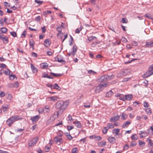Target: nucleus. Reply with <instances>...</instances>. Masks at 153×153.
<instances>
[{"mask_svg":"<svg viewBox=\"0 0 153 153\" xmlns=\"http://www.w3.org/2000/svg\"><path fill=\"white\" fill-rule=\"evenodd\" d=\"M120 131L119 128L114 129L112 130V133L115 134L116 135H118V133Z\"/></svg>","mask_w":153,"mask_h":153,"instance_id":"cd10ccee","label":"nucleus"},{"mask_svg":"<svg viewBox=\"0 0 153 153\" xmlns=\"http://www.w3.org/2000/svg\"><path fill=\"white\" fill-rule=\"evenodd\" d=\"M54 140L56 144H61L62 143V139L61 138H59L56 137L54 138Z\"/></svg>","mask_w":153,"mask_h":153,"instance_id":"1a4fd4ad","label":"nucleus"},{"mask_svg":"<svg viewBox=\"0 0 153 153\" xmlns=\"http://www.w3.org/2000/svg\"><path fill=\"white\" fill-rule=\"evenodd\" d=\"M143 106L145 108H148L149 106V104L146 101H144L143 102Z\"/></svg>","mask_w":153,"mask_h":153,"instance_id":"c9c22d12","label":"nucleus"},{"mask_svg":"<svg viewBox=\"0 0 153 153\" xmlns=\"http://www.w3.org/2000/svg\"><path fill=\"white\" fill-rule=\"evenodd\" d=\"M138 137L137 135L136 134H134L132 135L131 136V139L132 140H136L138 139Z\"/></svg>","mask_w":153,"mask_h":153,"instance_id":"c85d7f7f","label":"nucleus"},{"mask_svg":"<svg viewBox=\"0 0 153 153\" xmlns=\"http://www.w3.org/2000/svg\"><path fill=\"white\" fill-rule=\"evenodd\" d=\"M106 144V143L105 141H101L98 143V146L99 147H103L105 146Z\"/></svg>","mask_w":153,"mask_h":153,"instance_id":"aec40b11","label":"nucleus"},{"mask_svg":"<svg viewBox=\"0 0 153 153\" xmlns=\"http://www.w3.org/2000/svg\"><path fill=\"white\" fill-rule=\"evenodd\" d=\"M51 44V42L49 41L48 39H46L45 40L44 45L45 47H49L50 46Z\"/></svg>","mask_w":153,"mask_h":153,"instance_id":"9d476101","label":"nucleus"},{"mask_svg":"<svg viewBox=\"0 0 153 153\" xmlns=\"http://www.w3.org/2000/svg\"><path fill=\"white\" fill-rule=\"evenodd\" d=\"M50 74L51 75H53L55 77L60 76L62 75V74H55V73H53L52 72L50 73Z\"/></svg>","mask_w":153,"mask_h":153,"instance_id":"2f4dec72","label":"nucleus"},{"mask_svg":"<svg viewBox=\"0 0 153 153\" xmlns=\"http://www.w3.org/2000/svg\"><path fill=\"white\" fill-rule=\"evenodd\" d=\"M35 2L39 4H41L43 2L42 1H40L39 0H35Z\"/></svg>","mask_w":153,"mask_h":153,"instance_id":"603ef678","label":"nucleus"},{"mask_svg":"<svg viewBox=\"0 0 153 153\" xmlns=\"http://www.w3.org/2000/svg\"><path fill=\"white\" fill-rule=\"evenodd\" d=\"M53 89H56L58 90H60L61 89V88L59 86L57 83L54 84L53 86Z\"/></svg>","mask_w":153,"mask_h":153,"instance_id":"5701e85b","label":"nucleus"},{"mask_svg":"<svg viewBox=\"0 0 153 153\" xmlns=\"http://www.w3.org/2000/svg\"><path fill=\"white\" fill-rule=\"evenodd\" d=\"M1 40L3 43L5 44H7L8 43V39L6 36L3 38Z\"/></svg>","mask_w":153,"mask_h":153,"instance_id":"bb28decb","label":"nucleus"},{"mask_svg":"<svg viewBox=\"0 0 153 153\" xmlns=\"http://www.w3.org/2000/svg\"><path fill=\"white\" fill-rule=\"evenodd\" d=\"M128 70H125L120 73V74L121 77L126 76Z\"/></svg>","mask_w":153,"mask_h":153,"instance_id":"412c9836","label":"nucleus"},{"mask_svg":"<svg viewBox=\"0 0 153 153\" xmlns=\"http://www.w3.org/2000/svg\"><path fill=\"white\" fill-rule=\"evenodd\" d=\"M42 68H43L47 67L48 66V65L47 63H42Z\"/></svg>","mask_w":153,"mask_h":153,"instance_id":"052dcab7","label":"nucleus"},{"mask_svg":"<svg viewBox=\"0 0 153 153\" xmlns=\"http://www.w3.org/2000/svg\"><path fill=\"white\" fill-rule=\"evenodd\" d=\"M40 118L39 115H37L31 117L30 120L33 123H36L37 121Z\"/></svg>","mask_w":153,"mask_h":153,"instance_id":"0eeeda50","label":"nucleus"},{"mask_svg":"<svg viewBox=\"0 0 153 153\" xmlns=\"http://www.w3.org/2000/svg\"><path fill=\"white\" fill-rule=\"evenodd\" d=\"M107 127H108L109 128H114V126L112 123H109L108 124L107 126Z\"/></svg>","mask_w":153,"mask_h":153,"instance_id":"09e8293b","label":"nucleus"},{"mask_svg":"<svg viewBox=\"0 0 153 153\" xmlns=\"http://www.w3.org/2000/svg\"><path fill=\"white\" fill-rule=\"evenodd\" d=\"M96 38L94 36H90V37H88V40L89 41H92V40L94 39L95 38Z\"/></svg>","mask_w":153,"mask_h":153,"instance_id":"a18cd8bd","label":"nucleus"},{"mask_svg":"<svg viewBox=\"0 0 153 153\" xmlns=\"http://www.w3.org/2000/svg\"><path fill=\"white\" fill-rule=\"evenodd\" d=\"M38 137H36L33 138L32 140L29 142L28 143L29 146L32 147L34 146L36 143L38 141Z\"/></svg>","mask_w":153,"mask_h":153,"instance_id":"7ed1b4c3","label":"nucleus"},{"mask_svg":"<svg viewBox=\"0 0 153 153\" xmlns=\"http://www.w3.org/2000/svg\"><path fill=\"white\" fill-rule=\"evenodd\" d=\"M111 79V78H109L108 75H104L101 76L99 79L100 83H104V82H107L106 80H108Z\"/></svg>","mask_w":153,"mask_h":153,"instance_id":"20e7f679","label":"nucleus"},{"mask_svg":"<svg viewBox=\"0 0 153 153\" xmlns=\"http://www.w3.org/2000/svg\"><path fill=\"white\" fill-rule=\"evenodd\" d=\"M0 67L2 68H5L6 67V65L5 64L2 63L0 65Z\"/></svg>","mask_w":153,"mask_h":153,"instance_id":"13d9d810","label":"nucleus"},{"mask_svg":"<svg viewBox=\"0 0 153 153\" xmlns=\"http://www.w3.org/2000/svg\"><path fill=\"white\" fill-rule=\"evenodd\" d=\"M74 128L73 126H67V129L68 131H69L71 130L72 129Z\"/></svg>","mask_w":153,"mask_h":153,"instance_id":"e2e57ef3","label":"nucleus"},{"mask_svg":"<svg viewBox=\"0 0 153 153\" xmlns=\"http://www.w3.org/2000/svg\"><path fill=\"white\" fill-rule=\"evenodd\" d=\"M145 111L146 112V114H148L150 115L152 113V112L150 109L149 108H147L145 109Z\"/></svg>","mask_w":153,"mask_h":153,"instance_id":"7c9ffc66","label":"nucleus"},{"mask_svg":"<svg viewBox=\"0 0 153 153\" xmlns=\"http://www.w3.org/2000/svg\"><path fill=\"white\" fill-rule=\"evenodd\" d=\"M73 123L76 126L77 128H80L82 127V125L80 122L78 121H74L73 122Z\"/></svg>","mask_w":153,"mask_h":153,"instance_id":"ddd939ff","label":"nucleus"},{"mask_svg":"<svg viewBox=\"0 0 153 153\" xmlns=\"http://www.w3.org/2000/svg\"><path fill=\"white\" fill-rule=\"evenodd\" d=\"M6 36L2 33H0V39H2L3 38Z\"/></svg>","mask_w":153,"mask_h":153,"instance_id":"338daca9","label":"nucleus"},{"mask_svg":"<svg viewBox=\"0 0 153 153\" xmlns=\"http://www.w3.org/2000/svg\"><path fill=\"white\" fill-rule=\"evenodd\" d=\"M147 141L148 142L149 144L151 146H153V143L152 142L151 140L149 138L147 139Z\"/></svg>","mask_w":153,"mask_h":153,"instance_id":"72a5a7b5","label":"nucleus"},{"mask_svg":"<svg viewBox=\"0 0 153 153\" xmlns=\"http://www.w3.org/2000/svg\"><path fill=\"white\" fill-rule=\"evenodd\" d=\"M109 128L108 127H105L102 129V132L103 133L105 134L107 133Z\"/></svg>","mask_w":153,"mask_h":153,"instance_id":"4c0bfd02","label":"nucleus"},{"mask_svg":"<svg viewBox=\"0 0 153 153\" xmlns=\"http://www.w3.org/2000/svg\"><path fill=\"white\" fill-rule=\"evenodd\" d=\"M55 60L59 62L62 63L64 64L65 62L63 60V57L61 55H59L55 58Z\"/></svg>","mask_w":153,"mask_h":153,"instance_id":"423d86ee","label":"nucleus"},{"mask_svg":"<svg viewBox=\"0 0 153 153\" xmlns=\"http://www.w3.org/2000/svg\"><path fill=\"white\" fill-rule=\"evenodd\" d=\"M102 137L100 136H96L95 138V140L97 141L100 140H102Z\"/></svg>","mask_w":153,"mask_h":153,"instance_id":"de8ad7c7","label":"nucleus"},{"mask_svg":"<svg viewBox=\"0 0 153 153\" xmlns=\"http://www.w3.org/2000/svg\"><path fill=\"white\" fill-rule=\"evenodd\" d=\"M88 73L90 74L95 75L96 74V72L95 71L92 70H89L88 71Z\"/></svg>","mask_w":153,"mask_h":153,"instance_id":"58836bf2","label":"nucleus"},{"mask_svg":"<svg viewBox=\"0 0 153 153\" xmlns=\"http://www.w3.org/2000/svg\"><path fill=\"white\" fill-rule=\"evenodd\" d=\"M55 119L53 115L51 116L49 119L47 120V123L48 124H49L53 122Z\"/></svg>","mask_w":153,"mask_h":153,"instance_id":"dca6fc26","label":"nucleus"},{"mask_svg":"<svg viewBox=\"0 0 153 153\" xmlns=\"http://www.w3.org/2000/svg\"><path fill=\"white\" fill-rule=\"evenodd\" d=\"M9 108V107L7 105L5 106H2L1 107V109L3 111L4 113H6Z\"/></svg>","mask_w":153,"mask_h":153,"instance_id":"a211bd4d","label":"nucleus"},{"mask_svg":"<svg viewBox=\"0 0 153 153\" xmlns=\"http://www.w3.org/2000/svg\"><path fill=\"white\" fill-rule=\"evenodd\" d=\"M120 116H117L114 117H112L110 118V121L112 122H115L119 120L120 118Z\"/></svg>","mask_w":153,"mask_h":153,"instance_id":"6e6552de","label":"nucleus"},{"mask_svg":"<svg viewBox=\"0 0 153 153\" xmlns=\"http://www.w3.org/2000/svg\"><path fill=\"white\" fill-rule=\"evenodd\" d=\"M27 34V31L26 30H25L21 35V37L23 38H25Z\"/></svg>","mask_w":153,"mask_h":153,"instance_id":"c03bdc74","label":"nucleus"},{"mask_svg":"<svg viewBox=\"0 0 153 153\" xmlns=\"http://www.w3.org/2000/svg\"><path fill=\"white\" fill-rule=\"evenodd\" d=\"M139 144L141 147H143L145 146V143L143 142L139 141Z\"/></svg>","mask_w":153,"mask_h":153,"instance_id":"3c124183","label":"nucleus"},{"mask_svg":"<svg viewBox=\"0 0 153 153\" xmlns=\"http://www.w3.org/2000/svg\"><path fill=\"white\" fill-rule=\"evenodd\" d=\"M121 119L122 120H125L127 117V116L126 114L123 113L121 115Z\"/></svg>","mask_w":153,"mask_h":153,"instance_id":"473e14b6","label":"nucleus"},{"mask_svg":"<svg viewBox=\"0 0 153 153\" xmlns=\"http://www.w3.org/2000/svg\"><path fill=\"white\" fill-rule=\"evenodd\" d=\"M77 51V47L76 45H74L72 48V51L71 52L74 55Z\"/></svg>","mask_w":153,"mask_h":153,"instance_id":"6ab92c4d","label":"nucleus"},{"mask_svg":"<svg viewBox=\"0 0 153 153\" xmlns=\"http://www.w3.org/2000/svg\"><path fill=\"white\" fill-rule=\"evenodd\" d=\"M49 98L51 100L53 101H54L57 100L58 99V98L55 97H50Z\"/></svg>","mask_w":153,"mask_h":153,"instance_id":"79ce46f5","label":"nucleus"},{"mask_svg":"<svg viewBox=\"0 0 153 153\" xmlns=\"http://www.w3.org/2000/svg\"><path fill=\"white\" fill-rule=\"evenodd\" d=\"M14 87L17 88L18 87V82H16L13 84Z\"/></svg>","mask_w":153,"mask_h":153,"instance_id":"69168bd1","label":"nucleus"},{"mask_svg":"<svg viewBox=\"0 0 153 153\" xmlns=\"http://www.w3.org/2000/svg\"><path fill=\"white\" fill-rule=\"evenodd\" d=\"M46 85L48 87L51 88V89H53V85L51 84L48 83L46 84Z\"/></svg>","mask_w":153,"mask_h":153,"instance_id":"680f3d73","label":"nucleus"},{"mask_svg":"<svg viewBox=\"0 0 153 153\" xmlns=\"http://www.w3.org/2000/svg\"><path fill=\"white\" fill-rule=\"evenodd\" d=\"M30 67L33 73H36L37 71V68L32 64H30Z\"/></svg>","mask_w":153,"mask_h":153,"instance_id":"f3484780","label":"nucleus"},{"mask_svg":"<svg viewBox=\"0 0 153 153\" xmlns=\"http://www.w3.org/2000/svg\"><path fill=\"white\" fill-rule=\"evenodd\" d=\"M15 78H16V76L14 75L11 74L9 76V78L11 80H13Z\"/></svg>","mask_w":153,"mask_h":153,"instance_id":"49530a36","label":"nucleus"},{"mask_svg":"<svg viewBox=\"0 0 153 153\" xmlns=\"http://www.w3.org/2000/svg\"><path fill=\"white\" fill-rule=\"evenodd\" d=\"M13 97L12 95L10 94H9L7 97V98L10 100H11L12 99Z\"/></svg>","mask_w":153,"mask_h":153,"instance_id":"bf43d9fd","label":"nucleus"},{"mask_svg":"<svg viewBox=\"0 0 153 153\" xmlns=\"http://www.w3.org/2000/svg\"><path fill=\"white\" fill-rule=\"evenodd\" d=\"M43 111H44L45 113H49L50 112L49 106L48 105L45 106L43 109L42 112Z\"/></svg>","mask_w":153,"mask_h":153,"instance_id":"2eb2a0df","label":"nucleus"},{"mask_svg":"<svg viewBox=\"0 0 153 153\" xmlns=\"http://www.w3.org/2000/svg\"><path fill=\"white\" fill-rule=\"evenodd\" d=\"M67 106V102L62 101H59L57 102L56 105V109H59L62 111H64Z\"/></svg>","mask_w":153,"mask_h":153,"instance_id":"f03ea898","label":"nucleus"},{"mask_svg":"<svg viewBox=\"0 0 153 153\" xmlns=\"http://www.w3.org/2000/svg\"><path fill=\"white\" fill-rule=\"evenodd\" d=\"M82 27L81 26L79 28H77L75 30V33H79L81 30H82Z\"/></svg>","mask_w":153,"mask_h":153,"instance_id":"37998d69","label":"nucleus"},{"mask_svg":"<svg viewBox=\"0 0 153 153\" xmlns=\"http://www.w3.org/2000/svg\"><path fill=\"white\" fill-rule=\"evenodd\" d=\"M7 29L5 27H2L1 28L0 31L1 33H5L7 32Z\"/></svg>","mask_w":153,"mask_h":153,"instance_id":"c756f323","label":"nucleus"},{"mask_svg":"<svg viewBox=\"0 0 153 153\" xmlns=\"http://www.w3.org/2000/svg\"><path fill=\"white\" fill-rule=\"evenodd\" d=\"M78 149L76 147L73 148L71 151V153H77Z\"/></svg>","mask_w":153,"mask_h":153,"instance_id":"ea45409f","label":"nucleus"},{"mask_svg":"<svg viewBox=\"0 0 153 153\" xmlns=\"http://www.w3.org/2000/svg\"><path fill=\"white\" fill-rule=\"evenodd\" d=\"M56 30L58 31L60 34H62V27H58L56 28Z\"/></svg>","mask_w":153,"mask_h":153,"instance_id":"8fccbe9b","label":"nucleus"},{"mask_svg":"<svg viewBox=\"0 0 153 153\" xmlns=\"http://www.w3.org/2000/svg\"><path fill=\"white\" fill-rule=\"evenodd\" d=\"M107 82H104V83H100L99 85L100 87H101V89L102 90L105 88L107 86Z\"/></svg>","mask_w":153,"mask_h":153,"instance_id":"9b49d317","label":"nucleus"},{"mask_svg":"<svg viewBox=\"0 0 153 153\" xmlns=\"http://www.w3.org/2000/svg\"><path fill=\"white\" fill-rule=\"evenodd\" d=\"M35 20L37 22H39L40 20V17L39 16H38L37 17H36Z\"/></svg>","mask_w":153,"mask_h":153,"instance_id":"0e129e2a","label":"nucleus"},{"mask_svg":"<svg viewBox=\"0 0 153 153\" xmlns=\"http://www.w3.org/2000/svg\"><path fill=\"white\" fill-rule=\"evenodd\" d=\"M145 46L147 47H153L152 42H147Z\"/></svg>","mask_w":153,"mask_h":153,"instance_id":"393cba45","label":"nucleus"},{"mask_svg":"<svg viewBox=\"0 0 153 153\" xmlns=\"http://www.w3.org/2000/svg\"><path fill=\"white\" fill-rule=\"evenodd\" d=\"M66 136L67 138L69 140H72L73 138V137H72L70 134L68 133L66 134Z\"/></svg>","mask_w":153,"mask_h":153,"instance_id":"a19ab883","label":"nucleus"},{"mask_svg":"<svg viewBox=\"0 0 153 153\" xmlns=\"http://www.w3.org/2000/svg\"><path fill=\"white\" fill-rule=\"evenodd\" d=\"M136 144L137 143H136L133 141L131 143L130 146L131 147H134L136 146Z\"/></svg>","mask_w":153,"mask_h":153,"instance_id":"4d7b16f0","label":"nucleus"},{"mask_svg":"<svg viewBox=\"0 0 153 153\" xmlns=\"http://www.w3.org/2000/svg\"><path fill=\"white\" fill-rule=\"evenodd\" d=\"M101 88L100 87L99 85H98L96 87V88L95 90V92L96 93H98L102 91L101 89Z\"/></svg>","mask_w":153,"mask_h":153,"instance_id":"b1692460","label":"nucleus"},{"mask_svg":"<svg viewBox=\"0 0 153 153\" xmlns=\"http://www.w3.org/2000/svg\"><path fill=\"white\" fill-rule=\"evenodd\" d=\"M22 119V118L18 115H15L11 117L6 121V123L9 126H10L14 122Z\"/></svg>","mask_w":153,"mask_h":153,"instance_id":"f257e3e1","label":"nucleus"},{"mask_svg":"<svg viewBox=\"0 0 153 153\" xmlns=\"http://www.w3.org/2000/svg\"><path fill=\"white\" fill-rule=\"evenodd\" d=\"M10 34L13 37H16L17 36L16 33L15 32H10Z\"/></svg>","mask_w":153,"mask_h":153,"instance_id":"6e6d98bb","label":"nucleus"},{"mask_svg":"<svg viewBox=\"0 0 153 153\" xmlns=\"http://www.w3.org/2000/svg\"><path fill=\"white\" fill-rule=\"evenodd\" d=\"M148 132L150 134H153V126H151L150 128L148 130Z\"/></svg>","mask_w":153,"mask_h":153,"instance_id":"a878e982","label":"nucleus"},{"mask_svg":"<svg viewBox=\"0 0 153 153\" xmlns=\"http://www.w3.org/2000/svg\"><path fill=\"white\" fill-rule=\"evenodd\" d=\"M4 72L5 75H9L10 73V71L8 69H7L4 71Z\"/></svg>","mask_w":153,"mask_h":153,"instance_id":"e433bc0d","label":"nucleus"},{"mask_svg":"<svg viewBox=\"0 0 153 153\" xmlns=\"http://www.w3.org/2000/svg\"><path fill=\"white\" fill-rule=\"evenodd\" d=\"M127 20L125 18H123L122 20V22L123 23H127Z\"/></svg>","mask_w":153,"mask_h":153,"instance_id":"864d4df0","label":"nucleus"},{"mask_svg":"<svg viewBox=\"0 0 153 153\" xmlns=\"http://www.w3.org/2000/svg\"><path fill=\"white\" fill-rule=\"evenodd\" d=\"M108 140L110 143H114L115 142L116 139L114 137H109L108 138Z\"/></svg>","mask_w":153,"mask_h":153,"instance_id":"4468645a","label":"nucleus"},{"mask_svg":"<svg viewBox=\"0 0 153 153\" xmlns=\"http://www.w3.org/2000/svg\"><path fill=\"white\" fill-rule=\"evenodd\" d=\"M131 123L130 121H126L123 125V127L125 128L126 127H127Z\"/></svg>","mask_w":153,"mask_h":153,"instance_id":"4be33fe9","label":"nucleus"},{"mask_svg":"<svg viewBox=\"0 0 153 153\" xmlns=\"http://www.w3.org/2000/svg\"><path fill=\"white\" fill-rule=\"evenodd\" d=\"M34 41L33 39H31L29 42V44L32 47H33L34 46Z\"/></svg>","mask_w":153,"mask_h":153,"instance_id":"f704fd0d","label":"nucleus"},{"mask_svg":"<svg viewBox=\"0 0 153 153\" xmlns=\"http://www.w3.org/2000/svg\"><path fill=\"white\" fill-rule=\"evenodd\" d=\"M148 73L149 74L148 76H149L153 74V65L150 66Z\"/></svg>","mask_w":153,"mask_h":153,"instance_id":"f8f14e48","label":"nucleus"},{"mask_svg":"<svg viewBox=\"0 0 153 153\" xmlns=\"http://www.w3.org/2000/svg\"><path fill=\"white\" fill-rule=\"evenodd\" d=\"M132 97L133 96L132 94H129L125 95L124 97L120 98V99L123 101H125V100L129 101L132 99Z\"/></svg>","mask_w":153,"mask_h":153,"instance_id":"39448f33","label":"nucleus"},{"mask_svg":"<svg viewBox=\"0 0 153 153\" xmlns=\"http://www.w3.org/2000/svg\"><path fill=\"white\" fill-rule=\"evenodd\" d=\"M52 54V52L51 51H48L47 52V54L48 55L51 56Z\"/></svg>","mask_w":153,"mask_h":153,"instance_id":"774afa93","label":"nucleus"},{"mask_svg":"<svg viewBox=\"0 0 153 153\" xmlns=\"http://www.w3.org/2000/svg\"><path fill=\"white\" fill-rule=\"evenodd\" d=\"M132 45L133 46H136L138 45V43L134 41H133L132 42Z\"/></svg>","mask_w":153,"mask_h":153,"instance_id":"5fc2aeb1","label":"nucleus"}]
</instances>
